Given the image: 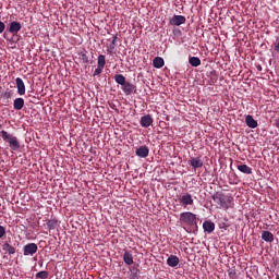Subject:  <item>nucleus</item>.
<instances>
[{"label":"nucleus","instance_id":"nucleus-24","mask_svg":"<svg viewBox=\"0 0 279 279\" xmlns=\"http://www.w3.org/2000/svg\"><path fill=\"white\" fill-rule=\"evenodd\" d=\"M189 64L193 68H198L201 65V59L198 57H189Z\"/></svg>","mask_w":279,"mask_h":279},{"label":"nucleus","instance_id":"nucleus-11","mask_svg":"<svg viewBox=\"0 0 279 279\" xmlns=\"http://www.w3.org/2000/svg\"><path fill=\"white\" fill-rule=\"evenodd\" d=\"M149 153L150 150L147 146H141L135 150V155L142 159L149 157Z\"/></svg>","mask_w":279,"mask_h":279},{"label":"nucleus","instance_id":"nucleus-19","mask_svg":"<svg viewBox=\"0 0 279 279\" xmlns=\"http://www.w3.org/2000/svg\"><path fill=\"white\" fill-rule=\"evenodd\" d=\"M262 240L266 243H272L274 242V234L269 231H262Z\"/></svg>","mask_w":279,"mask_h":279},{"label":"nucleus","instance_id":"nucleus-12","mask_svg":"<svg viewBox=\"0 0 279 279\" xmlns=\"http://www.w3.org/2000/svg\"><path fill=\"white\" fill-rule=\"evenodd\" d=\"M189 165L192 166L194 170H197L204 167V161H202L199 157H192L189 160Z\"/></svg>","mask_w":279,"mask_h":279},{"label":"nucleus","instance_id":"nucleus-26","mask_svg":"<svg viewBox=\"0 0 279 279\" xmlns=\"http://www.w3.org/2000/svg\"><path fill=\"white\" fill-rule=\"evenodd\" d=\"M50 274L48 271H40L35 275L36 279H47Z\"/></svg>","mask_w":279,"mask_h":279},{"label":"nucleus","instance_id":"nucleus-36","mask_svg":"<svg viewBox=\"0 0 279 279\" xmlns=\"http://www.w3.org/2000/svg\"><path fill=\"white\" fill-rule=\"evenodd\" d=\"M276 128L279 129V119L276 120Z\"/></svg>","mask_w":279,"mask_h":279},{"label":"nucleus","instance_id":"nucleus-37","mask_svg":"<svg viewBox=\"0 0 279 279\" xmlns=\"http://www.w3.org/2000/svg\"><path fill=\"white\" fill-rule=\"evenodd\" d=\"M276 279H279V276H277Z\"/></svg>","mask_w":279,"mask_h":279},{"label":"nucleus","instance_id":"nucleus-21","mask_svg":"<svg viewBox=\"0 0 279 279\" xmlns=\"http://www.w3.org/2000/svg\"><path fill=\"white\" fill-rule=\"evenodd\" d=\"M113 80L120 86L130 83V82H126V78H125V76L123 74H116Z\"/></svg>","mask_w":279,"mask_h":279},{"label":"nucleus","instance_id":"nucleus-9","mask_svg":"<svg viewBox=\"0 0 279 279\" xmlns=\"http://www.w3.org/2000/svg\"><path fill=\"white\" fill-rule=\"evenodd\" d=\"M180 204L183 206V207H187V206H191L194 204V201H193V197L191 194L186 193V194H183L180 199H179Z\"/></svg>","mask_w":279,"mask_h":279},{"label":"nucleus","instance_id":"nucleus-31","mask_svg":"<svg viewBox=\"0 0 279 279\" xmlns=\"http://www.w3.org/2000/svg\"><path fill=\"white\" fill-rule=\"evenodd\" d=\"M5 233H7L5 228L3 226H0V239L3 238Z\"/></svg>","mask_w":279,"mask_h":279},{"label":"nucleus","instance_id":"nucleus-35","mask_svg":"<svg viewBox=\"0 0 279 279\" xmlns=\"http://www.w3.org/2000/svg\"><path fill=\"white\" fill-rule=\"evenodd\" d=\"M117 40H118V35H113L112 36V43H117Z\"/></svg>","mask_w":279,"mask_h":279},{"label":"nucleus","instance_id":"nucleus-1","mask_svg":"<svg viewBox=\"0 0 279 279\" xmlns=\"http://www.w3.org/2000/svg\"><path fill=\"white\" fill-rule=\"evenodd\" d=\"M213 199L216 204H219L222 209L233 208V197L231 195L215 194Z\"/></svg>","mask_w":279,"mask_h":279},{"label":"nucleus","instance_id":"nucleus-18","mask_svg":"<svg viewBox=\"0 0 279 279\" xmlns=\"http://www.w3.org/2000/svg\"><path fill=\"white\" fill-rule=\"evenodd\" d=\"M236 169H239V171L243 174L251 175L253 173L252 167H248L246 165H239L236 166Z\"/></svg>","mask_w":279,"mask_h":279},{"label":"nucleus","instance_id":"nucleus-5","mask_svg":"<svg viewBox=\"0 0 279 279\" xmlns=\"http://www.w3.org/2000/svg\"><path fill=\"white\" fill-rule=\"evenodd\" d=\"M106 66V56L100 54L97 57V68L95 69L93 76H99L101 73H104Z\"/></svg>","mask_w":279,"mask_h":279},{"label":"nucleus","instance_id":"nucleus-15","mask_svg":"<svg viewBox=\"0 0 279 279\" xmlns=\"http://www.w3.org/2000/svg\"><path fill=\"white\" fill-rule=\"evenodd\" d=\"M245 123L250 129H256L258 126V122L251 114L245 117Z\"/></svg>","mask_w":279,"mask_h":279},{"label":"nucleus","instance_id":"nucleus-33","mask_svg":"<svg viewBox=\"0 0 279 279\" xmlns=\"http://www.w3.org/2000/svg\"><path fill=\"white\" fill-rule=\"evenodd\" d=\"M3 38L9 43H13V39L8 38V31L3 33Z\"/></svg>","mask_w":279,"mask_h":279},{"label":"nucleus","instance_id":"nucleus-32","mask_svg":"<svg viewBox=\"0 0 279 279\" xmlns=\"http://www.w3.org/2000/svg\"><path fill=\"white\" fill-rule=\"evenodd\" d=\"M4 31H5V24L4 22H0V34H3Z\"/></svg>","mask_w":279,"mask_h":279},{"label":"nucleus","instance_id":"nucleus-13","mask_svg":"<svg viewBox=\"0 0 279 279\" xmlns=\"http://www.w3.org/2000/svg\"><path fill=\"white\" fill-rule=\"evenodd\" d=\"M153 123H154V119L150 114H146L142 117L140 121V124L146 129L149 128Z\"/></svg>","mask_w":279,"mask_h":279},{"label":"nucleus","instance_id":"nucleus-7","mask_svg":"<svg viewBox=\"0 0 279 279\" xmlns=\"http://www.w3.org/2000/svg\"><path fill=\"white\" fill-rule=\"evenodd\" d=\"M22 28L23 26L21 25L20 22H10V25L7 32H9L10 34H13V37H14L19 34V32H21Z\"/></svg>","mask_w":279,"mask_h":279},{"label":"nucleus","instance_id":"nucleus-29","mask_svg":"<svg viewBox=\"0 0 279 279\" xmlns=\"http://www.w3.org/2000/svg\"><path fill=\"white\" fill-rule=\"evenodd\" d=\"M272 48L276 53H279V36L276 37V39L272 44Z\"/></svg>","mask_w":279,"mask_h":279},{"label":"nucleus","instance_id":"nucleus-30","mask_svg":"<svg viewBox=\"0 0 279 279\" xmlns=\"http://www.w3.org/2000/svg\"><path fill=\"white\" fill-rule=\"evenodd\" d=\"M2 97H3V98H7V99H11V98H12V93H11V92H4V93L2 94Z\"/></svg>","mask_w":279,"mask_h":279},{"label":"nucleus","instance_id":"nucleus-23","mask_svg":"<svg viewBox=\"0 0 279 279\" xmlns=\"http://www.w3.org/2000/svg\"><path fill=\"white\" fill-rule=\"evenodd\" d=\"M2 250L4 252H8L9 255L16 254V248L14 246H12L10 243H4L2 245Z\"/></svg>","mask_w":279,"mask_h":279},{"label":"nucleus","instance_id":"nucleus-20","mask_svg":"<svg viewBox=\"0 0 279 279\" xmlns=\"http://www.w3.org/2000/svg\"><path fill=\"white\" fill-rule=\"evenodd\" d=\"M153 65L155 69H162L165 65V60L162 57H156L153 61Z\"/></svg>","mask_w":279,"mask_h":279},{"label":"nucleus","instance_id":"nucleus-34","mask_svg":"<svg viewBox=\"0 0 279 279\" xmlns=\"http://www.w3.org/2000/svg\"><path fill=\"white\" fill-rule=\"evenodd\" d=\"M82 60L87 63L88 62V57L86 54H82Z\"/></svg>","mask_w":279,"mask_h":279},{"label":"nucleus","instance_id":"nucleus-16","mask_svg":"<svg viewBox=\"0 0 279 279\" xmlns=\"http://www.w3.org/2000/svg\"><path fill=\"white\" fill-rule=\"evenodd\" d=\"M180 264V259L177 255H171L167 259V265L174 268Z\"/></svg>","mask_w":279,"mask_h":279},{"label":"nucleus","instance_id":"nucleus-25","mask_svg":"<svg viewBox=\"0 0 279 279\" xmlns=\"http://www.w3.org/2000/svg\"><path fill=\"white\" fill-rule=\"evenodd\" d=\"M47 226L49 230H54L58 227V220L57 219H50L47 221Z\"/></svg>","mask_w":279,"mask_h":279},{"label":"nucleus","instance_id":"nucleus-22","mask_svg":"<svg viewBox=\"0 0 279 279\" xmlns=\"http://www.w3.org/2000/svg\"><path fill=\"white\" fill-rule=\"evenodd\" d=\"M123 262L126 264V265H133L134 262H133V255L131 252L129 251H125V253H123Z\"/></svg>","mask_w":279,"mask_h":279},{"label":"nucleus","instance_id":"nucleus-8","mask_svg":"<svg viewBox=\"0 0 279 279\" xmlns=\"http://www.w3.org/2000/svg\"><path fill=\"white\" fill-rule=\"evenodd\" d=\"M121 89L123 94H125L126 96H131L133 93H136V85L129 82V83L122 84Z\"/></svg>","mask_w":279,"mask_h":279},{"label":"nucleus","instance_id":"nucleus-2","mask_svg":"<svg viewBox=\"0 0 279 279\" xmlns=\"http://www.w3.org/2000/svg\"><path fill=\"white\" fill-rule=\"evenodd\" d=\"M0 135H1V137L3 140V142L9 144V147L12 150H14V151L20 150L21 144H20V142H19L16 136H14L13 134H11V133H9L7 131H1Z\"/></svg>","mask_w":279,"mask_h":279},{"label":"nucleus","instance_id":"nucleus-17","mask_svg":"<svg viewBox=\"0 0 279 279\" xmlns=\"http://www.w3.org/2000/svg\"><path fill=\"white\" fill-rule=\"evenodd\" d=\"M24 106H25V100H24V98H16V99L13 101V108H14V110H16V111L23 110Z\"/></svg>","mask_w":279,"mask_h":279},{"label":"nucleus","instance_id":"nucleus-14","mask_svg":"<svg viewBox=\"0 0 279 279\" xmlns=\"http://www.w3.org/2000/svg\"><path fill=\"white\" fill-rule=\"evenodd\" d=\"M203 230L208 234L213 233L215 231V223L210 220L203 222Z\"/></svg>","mask_w":279,"mask_h":279},{"label":"nucleus","instance_id":"nucleus-4","mask_svg":"<svg viewBox=\"0 0 279 279\" xmlns=\"http://www.w3.org/2000/svg\"><path fill=\"white\" fill-rule=\"evenodd\" d=\"M38 253V244L35 243H28L23 246V256L27 257H33Z\"/></svg>","mask_w":279,"mask_h":279},{"label":"nucleus","instance_id":"nucleus-6","mask_svg":"<svg viewBox=\"0 0 279 279\" xmlns=\"http://www.w3.org/2000/svg\"><path fill=\"white\" fill-rule=\"evenodd\" d=\"M186 23V17L183 15H174L172 19L169 20L170 26H181Z\"/></svg>","mask_w":279,"mask_h":279},{"label":"nucleus","instance_id":"nucleus-27","mask_svg":"<svg viewBox=\"0 0 279 279\" xmlns=\"http://www.w3.org/2000/svg\"><path fill=\"white\" fill-rule=\"evenodd\" d=\"M117 48V41H111L110 44H109V47H108V49H107V52L109 53V54H112V53H114V49Z\"/></svg>","mask_w":279,"mask_h":279},{"label":"nucleus","instance_id":"nucleus-3","mask_svg":"<svg viewBox=\"0 0 279 279\" xmlns=\"http://www.w3.org/2000/svg\"><path fill=\"white\" fill-rule=\"evenodd\" d=\"M180 221L185 223L186 226H196L197 225V216L192 211H183L180 214Z\"/></svg>","mask_w":279,"mask_h":279},{"label":"nucleus","instance_id":"nucleus-28","mask_svg":"<svg viewBox=\"0 0 279 279\" xmlns=\"http://www.w3.org/2000/svg\"><path fill=\"white\" fill-rule=\"evenodd\" d=\"M228 276H229V279H238V278H239V276H238V274H236V270H235V269H232V268H230V269L228 270Z\"/></svg>","mask_w":279,"mask_h":279},{"label":"nucleus","instance_id":"nucleus-10","mask_svg":"<svg viewBox=\"0 0 279 279\" xmlns=\"http://www.w3.org/2000/svg\"><path fill=\"white\" fill-rule=\"evenodd\" d=\"M15 84H16L17 95L24 96L26 93V88H25V83L23 78H20V77L15 78Z\"/></svg>","mask_w":279,"mask_h":279}]
</instances>
